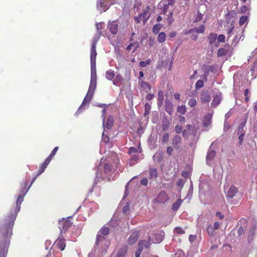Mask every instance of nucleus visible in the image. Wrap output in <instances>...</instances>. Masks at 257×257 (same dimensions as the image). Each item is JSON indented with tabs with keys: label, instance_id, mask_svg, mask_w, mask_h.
I'll return each mask as SVG.
<instances>
[{
	"label": "nucleus",
	"instance_id": "f257e3e1",
	"mask_svg": "<svg viewBox=\"0 0 257 257\" xmlns=\"http://www.w3.org/2000/svg\"><path fill=\"white\" fill-rule=\"evenodd\" d=\"M27 183H25L22 186V190H21V194L19 195L17 201L16 206L14 211H12L10 214L8 216L7 220L9 221V229L7 230L6 233H4V237L6 238L4 243L2 244L0 247V257H7L9 245L10 243V238L12 235V228L15 222V219L17 216L18 212L21 208V204L24 200V197L26 193L27 192L30 186L27 188Z\"/></svg>",
	"mask_w": 257,
	"mask_h": 257
},
{
	"label": "nucleus",
	"instance_id": "f03ea898",
	"mask_svg": "<svg viewBox=\"0 0 257 257\" xmlns=\"http://www.w3.org/2000/svg\"><path fill=\"white\" fill-rule=\"evenodd\" d=\"M99 40L98 38H94L92 43V44L91 47V54H90V62L91 65H93L95 66L96 65V58L97 55V53L96 51V45L97 42Z\"/></svg>",
	"mask_w": 257,
	"mask_h": 257
},
{
	"label": "nucleus",
	"instance_id": "7ed1b4c3",
	"mask_svg": "<svg viewBox=\"0 0 257 257\" xmlns=\"http://www.w3.org/2000/svg\"><path fill=\"white\" fill-rule=\"evenodd\" d=\"M72 225L70 220L68 219L63 218L59 221L58 226L61 232H65L66 230Z\"/></svg>",
	"mask_w": 257,
	"mask_h": 257
},
{
	"label": "nucleus",
	"instance_id": "20e7f679",
	"mask_svg": "<svg viewBox=\"0 0 257 257\" xmlns=\"http://www.w3.org/2000/svg\"><path fill=\"white\" fill-rule=\"evenodd\" d=\"M50 162V161L48 160L47 159H46L45 162L40 166L39 169L38 171L37 175L34 177V178L32 179L31 181L30 186H31L32 184L34 183L36 178L44 172L47 165L49 164Z\"/></svg>",
	"mask_w": 257,
	"mask_h": 257
},
{
	"label": "nucleus",
	"instance_id": "39448f33",
	"mask_svg": "<svg viewBox=\"0 0 257 257\" xmlns=\"http://www.w3.org/2000/svg\"><path fill=\"white\" fill-rule=\"evenodd\" d=\"M168 199L167 194L165 191H161L155 199V201L158 203H165Z\"/></svg>",
	"mask_w": 257,
	"mask_h": 257
},
{
	"label": "nucleus",
	"instance_id": "423d86ee",
	"mask_svg": "<svg viewBox=\"0 0 257 257\" xmlns=\"http://www.w3.org/2000/svg\"><path fill=\"white\" fill-rule=\"evenodd\" d=\"M217 38V36L216 34L211 33L207 38L209 44L212 48L213 46L215 47H218L219 46L218 43L216 42Z\"/></svg>",
	"mask_w": 257,
	"mask_h": 257
},
{
	"label": "nucleus",
	"instance_id": "0eeeda50",
	"mask_svg": "<svg viewBox=\"0 0 257 257\" xmlns=\"http://www.w3.org/2000/svg\"><path fill=\"white\" fill-rule=\"evenodd\" d=\"M211 100L210 95L207 91L203 90L200 93V101L203 104H208Z\"/></svg>",
	"mask_w": 257,
	"mask_h": 257
},
{
	"label": "nucleus",
	"instance_id": "6e6552de",
	"mask_svg": "<svg viewBox=\"0 0 257 257\" xmlns=\"http://www.w3.org/2000/svg\"><path fill=\"white\" fill-rule=\"evenodd\" d=\"M182 139L180 136L178 135H175L172 140V144L173 147L176 150L180 149L179 144L181 143Z\"/></svg>",
	"mask_w": 257,
	"mask_h": 257
},
{
	"label": "nucleus",
	"instance_id": "1a4fd4ad",
	"mask_svg": "<svg viewBox=\"0 0 257 257\" xmlns=\"http://www.w3.org/2000/svg\"><path fill=\"white\" fill-rule=\"evenodd\" d=\"M54 244L61 251H63L66 247L65 239L63 238H58L55 241Z\"/></svg>",
	"mask_w": 257,
	"mask_h": 257
},
{
	"label": "nucleus",
	"instance_id": "9d476101",
	"mask_svg": "<svg viewBox=\"0 0 257 257\" xmlns=\"http://www.w3.org/2000/svg\"><path fill=\"white\" fill-rule=\"evenodd\" d=\"M118 24L114 21L108 24L107 29L113 35H115L118 31Z\"/></svg>",
	"mask_w": 257,
	"mask_h": 257
},
{
	"label": "nucleus",
	"instance_id": "9b49d317",
	"mask_svg": "<svg viewBox=\"0 0 257 257\" xmlns=\"http://www.w3.org/2000/svg\"><path fill=\"white\" fill-rule=\"evenodd\" d=\"M230 46L226 44L224 46V48H220L218 50L217 55L218 57H222L226 55L229 51Z\"/></svg>",
	"mask_w": 257,
	"mask_h": 257
},
{
	"label": "nucleus",
	"instance_id": "f8f14e48",
	"mask_svg": "<svg viewBox=\"0 0 257 257\" xmlns=\"http://www.w3.org/2000/svg\"><path fill=\"white\" fill-rule=\"evenodd\" d=\"M139 238V232L135 231L133 233H132L130 237L128 238V243L129 244H133L135 242H136Z\"/></svg>",
	"mask_w": 257,
	"mask_h": 257
},
{
	"label": "nucleus",
	"instance_id": "ddd939ff",
	"mask_svg": "<svg viewBox=\"0 0 257 257\" xmlns=\"http://www.w3.org/2000/svg\"><path fill=\"white\" fill-rule=\"evenodd\" d=\"M94 91L88 90L85 96L81 106L85 105L86 103H89L94 94Z\"/></svg>",
	"mask_w": 257,
	"mask_h": 257
},
{
	"label": "nucleus",
	"instance_id": "4468645a",
	"mask_svg": "<svg viewBox=\"0 0 257 257\" xmlns=\"http://www.w3.org/2000/svg\"><path fill=\"white\" fill-rule=\"evenodd\" d=\"M237 192L238 189L236 187L233 185L231 186L228 191H227L226 197L229 198H233L237 193Z\"/></svg>",
	"mask_w": 257,
	"mask_h": 257
},
{
	"label": "nucleus",
	"instance_id": "2eb2a0df",
	"mask_svg": "<svg viewBox=\"0 0 257 257\" xmlns=\"http://www.w3.org/2000/svg\"><path fill=\"white\" fill-rule=\"evenodd\" d=\"M150 10V7L147 6L145 9H143V12L140 14V17H142V18L145 19V23L150 18V15L149 13Z\"/></svg>",
	"mask_w": 257,
	"mask_h": 257
},
{
	"label": "nucleus",
	"instance_id": "dca6fc26",
	"mask_svg": "<svg viewBox=\"0 0 257 257\" xmlns=\"http://www.w3.org/2000/svg\"><path fill=\"white\" fill-rule=\"evenodd\" d=\"M221 96L220 95H216L214 96L212 101L211 103V106L215 107L218 106L221 101Z\"/></svg>",
	"mask_w": 257,
	"mask_h": 257
},
{
	"label": "nucleus",
	"instance_id": "f3484780",
	"mask_svg": "<svg viewBox=\"0 0 257 257\" xmlns=\"http://www.w3.org/2000/svg\"><path fill=\"white\" fill-rule=\"evenodd\" d=\"M150 237L148 240H142L139 242V247L143 250L144 248H148L150 245Z\"/></svg>",
	"mask_w": 257,
	"mask_h": 257
},
{
	"label": "nucleus",
	"instance_id": "a211bd4d",
	"mask_svg": "<svg viewBox=\"0 0 257 257\" xmlns=\"http://www.w3.org/2000/svg\"><path fill=\"white\" fill-rule=\"evenodd\" d=\"M164 103V92L162 90H160L158 92L157 98V104L159 107H161L163 105Z\"/></svg>",
	"mask_w": 257,
	"mask_h": 257
},
{
	"label": "nucleus",
	"instance_id": "6ab92c4d",
	"mask_svg": "<svg viewBox=\"0 0 257 257\" xmlns=\"http://www.w3.org/2000/svg\"><path fill=\"white\" fill-rule=\"evenodd\" d=\"M99 5L101 10L105 12L109 8L110 3L105 0H100Z\"/></svg>",
	"mask_w": 257,
	"mask_h": 257
},
{
	"label": "nucleus",
	"instance_id": "aec40b11",
	"mask_svg": "<svg viewBox=\"0 0 257 257\" xmlns=\"http://www.w3.org/2000/svg\"><path fill=\"white\" fill-rule=\"evenodd\" d=\"M139 85L141 88L145 90L147 92L150 91L151 89V85L147 82L144 81L143 80H140Z\"/></svg>",
	"mask_w": 257,
	"mask_h": 257
},
{
	"label": "nucleus",
	"instance_id": "412c9836",
	"mask_svg": "<svg viewBox=\"0 0 257 257\" xmlns=\"http://www.w3.org/2000/svg\"><path fill=\"white\" fill-rule=\"evenodd\" d=\"M212 114L207 113L203 119V125L205 127L208 126L211 123Z\"/></svg>",
	"mask_w": 257,
	"mask_h": 257
},
{
	"label": "nucleus",
	"instance_id": "4be33fe9",
	"mask_svg": "<svg viewBox=\"0 0 257 257\" xmlns=\"http://www.w3.org/2000/svg\"><path fill=\"white\" fill-rule=\"evenodd\" d=\"M113 124H114V120H113V118L112 116H109L107 119H106V121L105 123V127L108 129V130H109L110 129L112 126L113 125Z\"/></svg>",
	"mask_w": 257,
	"mask_h": 257
},
{
	"label": "nucleus",
	"instance_id": "5701e85b",
	"mask_svg": "<svg viewBox=\"0 0 257 257\" xmlns=\"http://www.w3.org/2000/svg\"><path fill=\"white\" fill-rule=\"evenodd\" d=\"M7 218H8V217L6 219H7ZM6 226L2 233V235L1 236V239L0 240V247L1 246L2 244L4 243V242H5V239H6V238L4 237V233H6L7 230H8L10 227V226L9 224L10 222L8 221V220H7V219H6Z\"/></svg>",
	"mask_w": 257,
	"mask_h": 257
},
{
	"label": "nucleus",
	"instance_id": "b1692460",
	"mask_svg": "<svg viewBox=\"0 0 257 257\" xmlns=\"http://www.w3.org/2000/svg\"><path fill=\"white\" fill-rule=\"evenodd\" d=\"M165 110L167 113L171 115L173 112V105L172 102L169 101H166L165 105Z\"/></svg>",
	"mask_w": 257,
	"mask_h": 257
},
{
	"label": "nucleus",
	"instance_id": "393cba45",
	"mask_svg": "<svg viewBox=\"0 0 257 257\" xmlns=\"http://www.w3.org/2000/svg\"><path fill=\"white\" fill-rule=\"evenodd\" d=\"M126 252L127 247L123 246L119 249L116 257H124Z\"/></svg>",
	"mask_w": 257,
	"mask_h": 257
},
{
	"label": "nucleus",
	"instance_id": "a878e982",
	"mask_svg": "<svg viewBox=\"0 0 257 257\" xmlns=\"http://www.w3.org/2000/svg\"><path fill=\"white\" fill-rule=\"evenodd\" d=\"M114 76L115 74L114 71L111 69L107 70L105 73L106 78L109 80H112L114 78Z\"/></svg>",
	"mask_w": 257,
	"mask_h": 257
},
{
	"label": "nucleus",
	"instance_id": "bb28decb",
	"mask_svg": "<svg viewBox=\"0 0 257 257\" xmlns=\"http://www.w3.org/2000/svg\"><path fill=\"white\" fill-rule=\"evenodd\" d=\"M150 179H156L158 177V171L156 168H151L149 170Z\"/></svg>",
	"mask_w": 257,
	"mask_h": 257
},
{
	"label": "nucleus",
	"instance_id": "cd10ccee",
	"mask_svg": "<svg viewBox=\"0 0 257 257\" xmlns=\"http://www.w3.org/2000/svg\"><path fill=\"white\" fill-rule=\"evenodd\" d=\"M246 123V120H245L244 122H241L240 124H239L238 131H237V134H245V131L244 130V126L245 125Z\"/></svg>",
	"mask_w": 257,
	"mask_h": 257
},
{
	"label": "nucleus",
	"instance_id": "c85d7f7f",
	"mask_svg": "<svg viewBox=\"0 0 257 257\" xmlns=\"http://www.w3.org/2000/svg\"><path fill=\"white\" fill-rule=\"evenodd\" d=\"M91 80H96V65H91Z\"/></svg>",
	"mask_w": 257,
	"mask_h": 257
},
{
	"label": "nucleus",
	"instance_id": "c756f323",
	"mask_svg": "<svg viewBox=\"0 0 257 257\" xmlns=\"http://www.w3.org/2000/svg\"><path fill=\"white\" fill-rule=\"evenodd\" d=\"M216 155V152L214 150H211L207 153L206 155V160L211 161L212 160Z\"/></svg>",
	"mask_w": 257,
	"mask_h": 257
},
{
	"label": "nucleus",
	"instance_id": "7c9ffc66",
	"mask_svg": "<svg viewBox=\"0 0 257 257\" xmlns=\"http://www.w3.org/2000/svg\"><path fill=\"white\" fill-rule=\"evenodd\" d=\"M205 30V26L204 25H200L199 28H195L191 30L192 32H195L197 33H203Z\"/></svg>",
	"mask_w": 257,
	"mask_h": 257
},
{
	"label": "nucleus",
	"instance_id": "2f4dec72",
	"mask_svg": "<svg viewBox=\"0 0 257 257\" xmlns=\"http://www.w3.org/2000/svg\"><path fill=\"white\" fill-rule=\"evenodd\" d=\"M112 170V166L108 163H105L104 165V171L106 174L110 173Z\"/></svg>",
	"mask_w": 257,
	"mask_h": 257
},
{
	"label": "nucleus",
	"instance_id": "473e14b6",
	"mask_svg": "<svg viewBox=\"0 0 257 257\" xmlns=\"http://www.w3.org/2000/svg\"><path fill=\"white\" fill-rule=\"evenodd\" d=\"M170 125V122L168 120L165 119L162 121V130L164 132L167 131Z\"/></svg>",
	"mask_w": 257,
	"mask_h": 257
},
{
	"label": "nucleus",
	"instance_id": "72a5a7b5",
	"mask_svg": "<svg viewBox=\"0 0 257 257\" xmlns=\"http://www.w3.org/2000/svg\"><path fill=\"white\" fill-rule=\"evenodd\" d=\"M166 35L164 32L160 33L158 37V41L159 42L164 43L166 40Z\"/></svg>",
	"mask_w": 257,
	"mask_h": 257
},
{
	"label": "nucleus",
	"instance_id": "f704fd0d",
	"mask_svg": "<svg viewBox=\"0 0 257 257\" xmlns=\"http://www.w3.org/2000/svg\"><path fill=\"white\" fill-rule=\"evenodd\" d=\"M177 112L181 114H184L186 112V107L185 105H182L177 107Z\"/></svg>",
	"mask_w": 257,
	"mask_h": 257
},
{
	"label": "nucleus",
	"instance_id": "c9c22d12",
	"mask_svg": "<svg viewBox=\"0 0 257 257\" xmlns=\"http://www.w3.org/2000/svg\"><path fill=\"white\" fill-rule=\"evenodd\" d=\"M182 203L181 199H178L172 205V209L174 210H177L179 208L180 206Z\"/></svg>",
	"mask_w": 257,
	"mask_h": 257
},
{
	"label": "nucleus",
	"instance_id": "e433bc0d",
	"mask_svg": "<svg viewBox=\"0 0 257 257\" xmlns=\"http://www.w3.org/2000/svg\"><path fill=\"white\" fill-rule=\"evenodd\" d=\"M59 149L58 147H56L53 150L50 155L46 158L50 161H51L52 159V158L54 157V156L56 155V153H57V151Z\"/></svg>",
	"mask_w": 257,
	"mask_h": 257
},
{
	"label": "nucleus",
	"instance_id": "4c0bfd02",
	"mask_svg": "<svg viewBox=\"0 0 257 257\" xmlns=\"http://www.w3.org/2000/svg\"><path fill=\"white\" fill-rule=\"evenodd\" d=\"M155 240L154 241L155 243H160L163 240V236L160 234L156 233L155 234Z\"/></svg>",
	"mask_w": 257,
	"mask_h": 257
},
{
	"label": "nucleus",
	"instance_id": "58836bf2",
	"mask_svg": "<svg viewBox=\"0 0 257 257\" xmlns=\"http://www.w3.org/2000/svg\"><path fill=\"white\" fill-rule=\"evenodd\" d=\"M109 228L107 227H104L100 230V233L103 236L107 235L109 233Z\"/></svg>",
	"mask_w": 257,
	"mask_h": 257
},
{
	"label": "nucleus",
	"instance_id": "ea45409f",
	"mask_svg": "<svg viewBox=\"0 0 257 257\" xmlns=\"http://www.w3.org/2000/svg\"><path fill=\"white\" fill-rule=\"evenodd\" d=\"M174 232L177 234H183L185 233V231L180 227H176L174 229Z\"/></svg>",
	"mask_w": 257,
	"mask_h": 257
},
{
	"label": "nucleus",
	"instance_id": "a19ab883",
	"mask_svg": "<svg viewBox=\"0 0 257 257\" xmlns=\"http://www.w3.org/2000/svg\"><path fill=\"white\" fill-rule=\"evenodd\" d=\"M96 86V80H91L88 90L94 91Z\"/></svg>",
	"mask_w": 257,
	"mask_h": 257
},
{
	"label": "nucleus",
	"instance_id": "79ce46f5",
	"mask_svg": "<svg viewBox=\"0 0 257 257\" xmlns=\"http://www.w3.org/2000/svg\"><path fill=\"white\" fill-rule=\"evenodd\" d=\"M203 86H204V82L203 80H198L195 85L196 89H199L203 87Z\"/></svg>",
	"mask_w": 257,
	"mask_h": 257
},
{
	"label": "nucleus",
	"instance_id": "37998d69",
	"mask_svg": "<svg viewBox=\"0 0 257 257\" xmlns=\"http://www.w3.org/2000/svg\"><path fill=\"white\" fill-rule=\"evenodd\" d=\"M247 17L246 16H242L240 17L239 21V25L242 26L247 20Z\"/></svg>",
	"mask_w": 257,
	"mask_h": 257
},
{
	"label": "nucleus",
	"instance_id": "c03bdc74",
	"mask_svg": "<svg viewBox=\"0 0 257 257\" xmlns=\"http://www.w3.org/2000/svg\"><path fill=\"white\" fill-rule=\"evenodd\" d=\"M207 231L209 236H213L214 234V229L210 225L207 227Z\"/></svg>",
	"mask_w": 257,
	"mask_h": 257
},
{
	"label": "nucleus",
	"instance_id": "a18cd8bd",
	"mask_svg": "<svg viewBox=\"0 0 257 257\" xmlns=\"http://www.w3.org/2000/svg\"><path fill=\"white\" fill-rule=\"evenodd\" d=\"M169 139V135L168 133H165L162 139V142L163 144H166L168 142Z\"/></svg>",
	"mask_w": 257,
	"mask_h": 257
},
{
	"label": "nucleus",
	"instance_id": "49530a36",
	"mask_svg": "<svg viewBox=\"0 0 257 257\" xmlns=\"http://www.w3.org/2000/svg\"><path fill=\"white\" fill-rule=\"evenodd\" d=\"M105 239V238L103 236V235H102V234H98L97 235V237H96V241H95V244L96 245H98V243L100 241H103Z\"/></svg>",
	"mask_w": 257,
	"mask_h": 257
},
{
	"label": "nucleus",
	"instance_id": "de8ad7c7",
	"mask_svg": "<svg viewBox=\"0 0 257 257\" xmlns=\"http://www.w3.org/2000/svg\"><path fill=\"white\" fill-rule=\"evenodd\" d=\"M122 79L120 75H116L115 78L113 80V84L115 85H117Z\"/></svg>",
	"mask_w": 257,
	"mask_h": 257
},
{
	"label": "nucleus",
	"instance_id": "09e8293b",
	"mask_svg": "<svg viewBox=\"0 0 257 257\" xmlns=\"http://www.w3.org/2000/svg\"><path fill=\"white\" fill-rule=\"evenodd\" d=\"M196 103H197L196 100L195 98H194L190 99L188 101V105L191 107H194L196 105Z\"/></svg>",
	"mask_w": 257,
	"mask_h": 257
},
{
	"label": "nucleus",
	"instance_id": "8fccbe9b",
	"mask_svg": "<svg viewBox=\"0 0 257 257\" xmlns=\"http://www.w3.org/2000/svg\"><path fill=\"white\" fill-rule=\"evenodd\" d=\"M151 108V104L148 103H146L145 105V115L148 114Z\"/></svg>",
	"mask_w": 257,
	"mask_h": 257
},
{
	"label": "nucleus",
	"instance_id": "3c124183",
	"mask_svg": "<svg viewBox=\"0 0 257 257\" xmlns=\"http://www.w3.org/2000/svg\"><path fill=\"white\" fill-rule=\"evenodd\" d=\"M151 60L150 59H148L146 61H141L140 62V65L141 67H145L147 65L150 64Z\"/></svg>",
	"mask_w": 257,
	"mask_h": 257
},
{
	"label": "nucleus",
	"instance_id": "603ef678",
	"mask_svg": "<svg viewBox=\"0 0 257 257\" xmlns=\"http://www.w3.org/2000/svg\"><path fill=\"white\" fill-rule=\"evenodd\" d=\"M161 27L159 25H155L153 26V32L154 34H157L160 30Z\"/></svg>",
	"mask_w": 257,
	"mask_h": 257
},
{
	"label": "nucleus",
	"instance_id": "864d4df0",
	"mask_svg": "<svg viewBox=\"0 0 257 257\" xmlns=\"http://www.w3.org/2000/svg\"><path fill=\"white\" fill-rule=\"evenodd\" d=\"M175 131L177 134H180L182 132L183 127L181 125H176L175 127Z\"/></svg>",
	"mask_w": 257,
	"mask_h": 257
},
{
	"label": "nucleus",
	"instance_id": "5fc2aeb1",
	"mask_svg": "<svg viewBox=\"0 0 257 257\" xmlns=\"http://www.w3.org/2000/svg\"><path fill=\"white\" fill-rule=\"evenodd\" d=\"M202 18L203 15L198 12L195 18V19L194 21V22L197 23L200 21L202 19Z\"/></svg>",
	"mask_w": 257,
	"mask_h": 257
},
{
	"label": "nucleus",
	"instance_id": "6e6d98bb",
	"mask_svg": "<svg viewBox=\"0 0 257 257\" xmlns=\"http://www.w3.org/2000/svg\"><path fill=\"white\" fill-rule=\"evenodd\" d=\"M96 27L98 31V36L97 38H98L99 39L100 36L101 35L102 32L100 30L102 29L101 27V23H96Z\"/></svg>",
	"mask_w": 257,
	"mask_h": 257
},
{
	"label": "nucleus",
	"instance_id": "4d7b16f0",
	"mask_svg": "<svg viewBox=\"0 0 257 257\" xmlns=\"http://www.w3.org/2000/svg\"><path fill=\"white\" fill-rule=\"evenodd\" d=\"M225 36L224 35H219L217 39V40H218V42H221V43H223L225 42Z\"/></svg>",
	"mask_w": 257,
	"mask_h": 257
},
{
	"label": "nucleus",
	"instance_id": "13d9d810",
	"mask_svg": "<svg viewBox=\"0 0 257 257\" xmlns=\"http://www.w3.org/2000/svg\"><path fill=\"white\" fill-rule=\"evenodd\" d=\"M238 139L239 140V145H242V143L244 140V137L245 136V134L242 135V134H238Z\"/></svg>",
	"mask_w": 257,
	"mask_h": 257
},
{
	"label": "nucleus",
	"instance_id": "bf43d9fd",
	"mask_svg": "<svg viewBox=\"0 0 257 257\" xmlns=\"http://www.w3.org/2000/svg\"><path fill=\"white\" fill-rule=\"evenodd\" d=\"M173 152V148L172 147L169 146L167 148V154L171 156Z\"/></svg>",
	"mask_w": 257,
	"mask_h": 257
},
{
	"label": "nucleus",
	"instance_id": "052dcab7",
	"mask_svg": "<svg viewBox=\"0 0 257 257\" xmlns=\"http://www.w3.org/2000/svg\"><path fill=\"white\" fill-rule=\"evenodd\" d=\"M141 184L143 185H144L145 186H147L148 184V179L147 178H143V179H142L141 180V182H140Z\"/></svg>",
	"mask_w": 257,
	"mask_h": 257
},
{
	"label": "nucleus",
	"instance_id": "680f3d73",
	"mask_svg": "<svg viewBox=\"0 0 257 257\" xmlns=\"http://www.w3.org/2000/svg\"><path fill=\"white\" fill-rule=\"evenodd\" d=\"M155 97V95L154 94H148L146 95V98L147 100H151L153 99Z\"/></svg>",
	"mask_w": 257,
	"mask_h": 257
},
{
	"label": "nucleus",
	"instance_id": "e2e57ef3",
	"mask_svg": "<svg viewBox=\"0 0 257 257\" xmlns=\"http://www.w3.org/2000/svg\"><path fill=\"white\" fill-rule=\"evenodd\" d=\"M129 154H133L138 152V150L135 147H131L128 150Z\"/></svg>",
	"mask_w": 257,
	"mask_h": 257
},
{
	"label": "nucleus",
	"instance_id": "0e129e2a",
	"mask_svg": "<svg viewBox=\"0 0 257 257\" xmlns=\"http://www.w3.org/2000/svg\"><path fill=\"white\" fill-rule=\"evenodd\" d=\"M131 44H132L133 47H134V51H133L134 52L138 48V47L139 46V43L137 42L131 43Z\"/></svg>",
	"mask_w": 257,
	"mask_h": 257
},
{
	"label": "nucleus",
	"instance_id": "69168bd1",
	"mask_svg": "<svg viewBox=\"0 0 257 257\" xmlns=\"http://www.w3.org/2000/svg\"><path fill=\"white\" fill-rule=\"evenodd\" d=\"M176 185L179 187H182L183 186V181L182 179H179L176 183Z\"/></svg>",
	"mask_w": 257,
	"mask_h": 257
},
{
	"label": "nucleus",
	"instance_id": "338daca9",
	"mask_svg": "<svg viewBox=\"0 0 257 257\" xmlns=\"http://www.w3.org/2000/svg\"><path fill=\"white\" fill-rule=\"evenodd\" d=\"M196 239V235H190L189 236V239L191 242H194Z\"/></svg>",
	"mask_w": 257,
	"mask_h": 257
},
{
	"label": "nucleus",
	"instance_id": "774afa93",
	"mask_svg": "<svg viewBox=\"0 0 257 257\" xmlns=\"http://www.w3.org/2000/svg\"><path fill=\"white\" fill-rule=\"evenodd\" d=\"M143 249L140 248V247H139L138 250L136 252V257H140L141 252L142 251Z\"/></svg>",
	"mask_w": 257,
	"mask_h": 257
}]
</instances>
